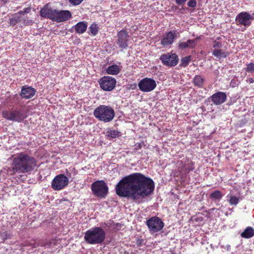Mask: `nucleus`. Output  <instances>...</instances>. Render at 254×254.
I'll list each match as a JSON object with an SVG mask.
<instances>
[{
  "label": "nucleus",
  "instance_id": "1",
  "mask_svg": "<svg viewBox=\"0 0 254 254\" xmlns=\"http://www.w3.org/2000/svg\"><path fill=\"white\" fill-rule=\"evenodd\" d=\"M154 188L151 178L140 173H135L124 177L117 184L115 190L119 196L138 201L150 195Z\"/></svg>",
  "mask_w": 254,
  "mask_h": 254
},
{
  "label": "nucleus",
  "instance_id": "2",
  "mask_svg": "<svg viewBox=\"0 0 254 254\" xmlns=\"http://www.w3.org/2000/svg\"><path fill=\"white\" fill-rule=\"evenodd\" d=\"M36 166V160L34 157L21 152L16 154L12 159L10 171L12 174L28 173L33 171Z\"/></svg>",
  "mask_w": 254,
  "mask_h": 254
},
{
  "label": "nucleus",
  "instance_id": "3",
  "mask_svg": "<svg viewBox=\"0 0 254 254\" xmlns=\"http://www.w3.org/2000/svg\"><path fill=\"white\" fill-rule=\"evenodd\" d=\"M106 238L105 231L101 228L95 227L87 230L84 234L85 241L90 245L102 243Z\"/></svg>",
  "mask_w": 254,
  "mask_h": 254
},
{
  "label": "nucleus",
  "instance_id": "4",
  "mask_svg": "<svg viewBox=\"0 0 254 254\" xmlns=\"http://www.w3.org/2000/svg\"><path fill=\"white\" fill-rule=\"evenodd\" d=\"M95 117L105 123L111 121L115 116L114 109L110 106L100 105L95 109L93 113Z\"/></svg>",
  "mask_w": 254,
  "mask_h": 254
},
{
  "label": "nucleus",
  "instance_id": "5",
  "mask_svg": "<svg viewBox=\"0 0 254 254\" xmlns=\"http://www.w3.org/2000/svg\"><path fill=\"white\" fill-rule=\"evenodd\" d=\"M31 8H25L24 10L20 11L18 13H15L10 19V24L14 26L17 24H19L21 27L25 25H31L33 24L32 20L27 19L26 14L30 12Z\"/></svg>",
  "mask_w": 254,
  "mask_h": 254
},
{
  "label": "nucleus",
  "instance_id": "6",
  "mask_svg": "<svg viewBox=\"0 0 254 254\" xmlns=\"http://www.w3.org/2000/svg\"><path fill=\"white\" fill-rule=\"evenodd\" d=\"M66 176L60 174L56 176L52 182V187L55 190H60L64 189L69 183V178L71 174L66 171Z\"/></svg>",
  "mask_w": 254,
  "mask_h": 254
},
{
  "label": "nucleus",
  "instance_id": "7",
  "mask_svg": "<svg viewBox=\"0 0 254 254\" xmlns=\"http://www.w3.org/2000/svg\"><path fill=\"white\" fill-rule=\"evenodd\" d=\"M253 15L247 12H242L239 13L236 17V24L242 28V30H245L246 28L249 27L254 19Z\"/></svg>",
  "mask_w": 254,
  "mask_h": 254
},
{
  "label": "nucleus",
  "instance_id": "8",
  "mask_svg": "<svg viewBox=\"0 0 254 254\" xmlns=\"http://www.w3.org/2000/svg\"><path fill=\"white\" fill-rule=\"evenodd\" d=\"M91 190L95 196L104 198L108 192V187L104 181L99 180L92 184Z\"/></svg>",
  "mask_w": 254,
  "mask_h": 254
},
{
  "label": "nucleus",
  "instance_id": "9",
  "mask_svg": "<svg viewBox=\"0 0 254 254\" xmlns=\"http://www.w3.org/2000/svg\"><path fill=\"white\" fill-rule=\"evenodd\" d=\"M149 231L151 233L161 231L164 225L162 220L158 217H152L146 221Z\"/></svg>",
  "mask_w": 254,
  "mask_h": 254
},
{
  "label": "nucleus",
  "instance_id": "10",
  "mask_svg": "<svg viewBox=\"0 0 254 254\" xmlns=\"http://www.w3.org/2000/svg\"><path fill=\"white\" fill-rule=\"evenodd\" d=\"M100 87L104 91H111L115 87L116 84V79L111 76H105L99 80Z\"/></svg>",
  "mask_w": 254,
  "mask_h": 254
},
{
  "label": "nucleus",
  "instance_id": "11",
  "mask_svg": "<svg viewBox=\"0 0 254 254\" xmlns=\"http://www.w3.org/2000/svg\"><path fill=\"white\" fill-rule=\"evenodd\" d=\"M156 86L155 81L151 78H144L141 79L138 83L139 89L144 92H148L152 91Z\"/></svg>",
  "mask_w": 254,
  "mask_h": 254
},
{
  "label": "nucleus",
  "instance_id": "12",
  "mask_svg": "<svg viewBox=\"0 0 254 254\" xmlns=\"http://www.w3.org/2000/svg\"><path fill=\"white\" fill-rule=\"evenodd\" d=\"M2 115L4 118L8 120L18 122H21L26 117L25 114L19 110L3 112Z\"/></svg>",
  "mask_w": 254,
  "mask_h": 254
},
{
  "label": "nucleus",
  "instance_id": "13",
  "mask_svg": "<svg viewBox=\"0 0 254 254\" xmlns=\"http://www.w3.org/2000/svg\"><path fill=\"white\" fill-rule=\"evenodd\" d=\"M162 63L166 66H173L177 64L179 58L175 53H167L162 55L160 57Z\"/></svg>",
  "mask_w": 254,
  "mask_h": 254
},
{
  "label": "nucleus",
  "instance_id": "14",
  "mask_svg": "<svg viewBox=\"0 0 254 254\" xmlns=\"http://www.w3.org/2000/svg\"><path fill=\"white\" fill-rule=\"evenodd\" d=\"M179 33L175 30H172L169 32H167L164 35L161 41V44L164 47L172 45L175 39L179 37Z\"/></svg>",
  "mask_w": 254,
  "mask_h": 254
},
{
  "label": "nucleus",
  "instance_id": "15",
  "mask_svg": "<svg viewBox=\"0 0 254 254\" xmlns=\"http://www.w3.org/2000/svg\"><path fill=\"white\" fill-rule=\"evenodd\" d=\"M129 36L125 30L120 31L118 34L117 44L120 48L122 50L126 49L128 46Z\"/></svg>",
  "mask_w": 254,
  "mask_h": 254
},
{
  "label": "nucleus",
  "instance_id": "16",
  "mask_svg": "<svg viewBox=\"0 0 254 254\" xmlns=\"http://www.w3.org/2000/svg\"><path fill=\"white\" fill-rule=\"evenodd\" d=\"M71 17V13L69 10H56L54 21L61 22L68 20Z\"/></svg>",
  "mask_w": 254,
  "mask_h": 254
},
{
  "label": "nucleus",
  "instance_id": "17",
  "mask_svg": "<svg viewBox=\"0 0 254 254\" xmlns=\"http://www.w3.org/2000/svg\"><path fill=\"white\" fill-rule=\"evenodd\" d=\"M56 10L49 4H46L41 9L40 15L43 17L48 18L54 21Z\"/></svg>",
  "mask_w": 254,
  "mask_h": 254
},
{
  "label": "nucleus",
  "instance_id": "18",
  "mask_svg": "<svg viewBox=\"0 0 254 254\" xmlns=\"http://www.w3.org/2000/svg\"><path fill=\"white\" fill-rule=\"evenodd\" d=\"M210 98L214 105H220L226 101L227 95L225 93L219 91L213 94Z\"/></svg>",
  "mask_w": 254,
  "mask_h": 254
},
{
  "label": "nucleus",
  "instance_id": "19",
  "mask_svg": "<svg viewBox=\"0 0 254 254\" xmlns=\"http://www.w3.org/2000/svg\"><path fill=\"white\" fill-rule=\"evenodd\" d=\"M36 90L33 88L25 85L22 87L20 95L22 98L30 99L34 96Z\"/></svg>",
  "mask_w": 254,
  "mask_h": 254
},
{
  "label": "nucleus",
  "instance_id": "20",
  "mask_svg": "<svg viewBox=\"0 0 254 254\" xmlns=\"http://www.w3.org/2000/svg\"><path fill=\"white\" fill-rule=\"evenodd\" d=\"M195 46L196 40H188L187 42H180L178 44V47L181 50L187 48L193 49Z\"/></svg>",
  "mask_w": 254,
  "mask_h": 254
},
{
  "label": "nucleus",
  "instance_id": "21",
  "mask_svg": "<svg viewBox=\"0 0 254 254\" xmlns=\"http://www.w3.org/2000/svg\"><path fill=\"white\" fill-rule=\"evenodd\" d=\"M87 28V23L86 21H81L77 23L74 26V29L78 34H83Z\"/></svg>",
  "mask_w": 254,
  "mask_h": 254
},
{
  "label": "nucleus",
  "instance_id": "22",
  "mask_svg": "<svg viewBox=\"0 0 254 254\" xmlns=\"http://www.w3.org/2000/svg\"><path fill=\"white\" fill-rule=\"evenodd\" d=\"M120 71V67L117 64H113L108 66L106 69V72L108 74L116 75L119 73Z\"/></svg>",
  "mask_w": 254,
  "mask_h": 254
},
{
  "label": "nucleus",
  "instance_id": "23",
  "mask_svg": "<svg viewBox=\"0 0 254 254\" xmlns=\"http://www.w3.org/2000/svg\"><path fill=\"white\" fill-rule=\"evenodd\" d=\"M241 237L244 238H250L254 236V229L251 227H248L241 234Z\"/></svg>",
  "mask_w": 254,
  "mask_h": 254
},
{
  "label": "nucleus",
  "instance_id": "24",
  "mask_svg": "<svg viewBox=\"0 0 254 254\" xmlns=\"http://www.w3.org/2000/svg\"><path fill=\"white\" fill-rule=\"evenodd\" d=\"M212 53L214 56L218 59L224 58L227 56V54L223 50L220 49H214L212 51Z\"/></svg>",
  "mask_w": 254,
  "mask_h": 254
},
{
  "label": "nucleus",
  "instance_id": "25",
  "mask_svg": "<svg viewBox=\"0 0 254 254\" xmlns=\"http://www.w3.org/2000/svg\"><path fill=\"white\" fill-rule=\"evenodd\" d=\"M204 78L200 75H195L193 79V82L195 86L199 87H202Z\"/></svg>",
  "mask_w": 254,
  "mask_h": 254
},
{
  "label": "nucleus",
  "instance_id": "26",
  "mask_svg": "<svg viewBox=\"0 0 254 254\" xmlns=\"http://www.w3.org/2000/svg\"><path fill=\"white\" fill-rule=\"evenodd\" d=\"M99 29L98 25L93 23L89 27V34L95 36L98 33Z\"/></svg>",
  "mask_w": 254,
  "mask_h": 254
},
{
  "label": "nucleus",
  "instance_id": "27",
  "mask_svg": "<svg viewBox=\"0 0 254 254\" xmlns=\"http://www.w3.org/2000/svg\"><path fill=\"white\" fill-rule=\"evenodd\" d=\"M120 132L118 131L113 129H109L107 131V136L108 137L111 138H116L117 137H118L120 135Z\"/></svg>",
  "mask_w": 254,
  "mask_h": 254
},
{
  "label": "nucleus",
  "instance_id": "28",
  "mask_svg": "<svg viewBox=\"0 0 254 254\" xmlns=\"http://www.w3.org/2000/svg\"><path fill=\"white\" fill-rule=\"evenodd\" d=\"M223 194L219 190H216L210 194V198L213 200H220Z\"/></svg>",
  "mask_w": 254,
  "mask_h": 254
},
{
  "label": "nucleus",
  "instance_id": "29",
  "mask_svg": "<svg viewBox=\"0 0 254 254\" xmlns=\"http://www.w3.org/2000/svg\"><path fill=\"white\" fill-rule=\"evenodd\" d=\"M227 197L229 198L228 201L231 204L236 205L238 203L239 199L237 197L232 195Z\"/></svg>",
  "mask_w": 254,
  "mask_h": 254
},
{
  "label": "nucleus",
  "instance_id": "30",
  "mask_svg": "<svg viewBox=\"0 0 254 254\" xmlns=\"http://www.w3.org/2000/svg\"><path fill=\"white\" fill-rule=\"evenodd\" d=\"M219 38H217V39L213 42V48L215 49H220L222 47V45L221 42L219 40Z\"/></svg>",
  "mask_w": 254,
  "mask_h": 254
},
{
  "label": "nucleus",
  "instance_id": "31",
  "mask_svg": "<svg viewBox=\"0 0 254 254\" xmlns=\"http://www.w3.org/2000/svg\"><path fill=\"white\" fill-rule=\"evenodd\" d=\"M190 60H191V56H189L186 57L185 58H183L182 59V64L184 66H186L187 65H188V64H189Z\"/></svg>",
  "mask_w": 254,
  "mask_h": 254
},
{
  "label": "nucleus",
  "instance_id": "32",
  "mask_svg": "<svg viewBox=\"0 0 254 254\" xmlns=\"http://www.w3.org/2000/svg\"><path fill=\"white\" fill-rule=\"evenodd\" d=\"M185 169L186 172L189 173L193 169V164L192 162H189L185 167Z\"/></svg>",
  "mask_w": 254,
  "mask_h": 254
},
{
  "label": "nucleus",
  "instance_id": "33",
  "mask_svg": "<svg viewBox=\"0 0 254 254\" xmlns=\"http://www.w3.org/2000/svg\"><path fill=\"white\" fill-rule=\"evenodd\" d=\"M246 71L248 72L254 71V64L251 63L247 64Z\"/></svg>",
  "mask_w": 254,
  "mask_h": 254
},
{
  "label": "nucleus",
  "instance_id": "34",
  "mask_svg": "<svg viewBox=\"0 0 254 254\" xmlns=\"http://www.w3.org/2000/svg\"><path fill=\"white\" fill-rule=\"evenodd\" d=\"M188 6L194 8L196 5V1L195 0H190L187 3Z\"/></svg>",
  "mask_w": 254,
  "mask_h": 254
},
{
  "label": "nucleus",
  "instance_id": "35",
  "mask_svg": "<svg viewBox=\"0 0 254 254\" xmlns=\"http://www.w3.org/2000/svg\"><path fill=\"white\" fill-rule=\"evenodd\" d=\"M69 2L73 5L80 4L83 0H68Z\"/></svg>",
  "mask_w": 254,
  "mask_h": 254
},
{
  "label": "nucleus",
  "instance_id": "36",
  "mask_svg": "<svg viewBox=\"0 0 254 254\" xmlns=\"http://www.w3.org/2000/svg\"><path fill=\"white\" fill-rule=\"evenodd\" d=\"M187 0H176V2L179 5H184Z\"/></svg>",
  "mask_w": 254,
  "mask_h": 254
},
{
  "label": "nucleus",
  "instance_id": "37",
  "mask_svg": "<svg viewBox=\"0 0 254 254\" xmlns=\"http://www.w3.org/2000/svg\"><path fill=\"white\" fill-rule=\"evenodd\" d=\"M249 81L250 83H253L254 82V79L253 78H250L249 79Z\"/></svg>",
  "mask_w": 254,
  "mask_h": 254
},
{
  "label": "nucleus",
  "instance_id": "38",
  "mask_svg": "<svg viewBox=\"0 0 254 254\" xmlns=\"http://www.w3.org/2000/svg\"><path fill=\"white\" fill-rule=\"evenodd\" d=\"M200 39V37H196L195 39H193L192 40H196V43H197V41L198 40Z\"/></svg>",
  "mask_w": 254,
  "mask_h": 254
},
{
  "label": "nucleus",
  "instance_id": "39",
  "mask_svg": "<svg viewBox=\"0 0 254 254\" xmlns=\"http://www.w3.org/2000/svg\"><path fill=\"white\" fill-rule=\"evenodd\" d=\"M2 0L3 1V2H4V3H5V2H7V0Z\"/></svg>",
  "mask_w": 254,
  "mask_h": 254
}]
</instances>
